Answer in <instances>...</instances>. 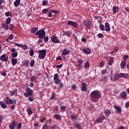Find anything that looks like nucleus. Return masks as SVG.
I'll list each match as a JSON object with an SVG mask.
<instances>
[{
  "mask_svg": "<svg viewBox=\"0 0 129 129\" xmlns=\"http://www.w3.org/2000/svg\"><path fill=\"white\" fill-rule=\"evenodd\" d=\"M42 5L43 6H46L47 5H48V2L46 0H44L42 2Z\"/></svg>",
  "mask_w": 129,
  "mask_h": 129,
  "instance_id": "obj_48",
  "label": "nucleus"
},
{
  "mask_svg": "<svg viewBox=\"0 0 129 129\" xmlns=\"http://www.w3.org/2000/svg\"><path fill=\"white\" fill-rule=\"evenodd\" d=\"M35 35L38 36L39 38L40 39H44V38L46 37L45 30H44V29L38 30L37 32L35 33Z\"/></svg>",
  "mask_w": 129,
  "mask_h": 129,
  "instance_id": "obj_4",
  "label": "nucleus"
},
{
  "mask_svg": "<svg viewBox=\"0 0 129 129\" xmlns=\"http://www.w3.org/2000/svg\"><path fill=\"white\" fill-rule=\"evenodd\" d=\"M87 85H86V83H82V87L81 90L82 91H86L87 90V88H86Z\"/></svg>",
  "mask_w": 129,
  "mask_h": 129,
  "instance_id": "obj_15",
  "label": "nucleus"
},
{
  "mask_svg": "<svg viewBox=\"0 0 129 129\" xmlns=\"http://www.w3.org/2000/svg\"><path fill=\"white\" fill-rule=\"evenodd\" d=\"M72 87V89H76V86H75V85H72L71 86Z\"/></svg>",
  "mask_w": 129,
  "mask_h": 129,
  "instance_id": "obj_62",
  "label": "nucleus"
},
{
  "mask_svg": "<svg viewBox=\"0 0 129 129\" xmlns=\"http://www.w3.org/2000/svg\"><path fill=\"white\" fill-rule=\"evenodd\" d=\"M54 117H55V119H58V120L61 119V115L58 114H54Z\"/></svg>",
  "mask_w": 129,
  "mask_h": 129,
  "instance_id": "obj_30",
  "label": "nucleus"
},
{
  "mask_svg": "<svg viewBox=\"0 0 129 129\" xmlns=\"http://www.w3.org/2000/svg\"><path fill=\"white\" fill-rule=\"evenodd\" d=\"M53 79L55 84H59V87L62 88L63 86H64V85H63L62 83L61 82V80L59 79V75L58 74H54Z\"/></svg>",
  "mask_w": 129,
  "mask_h": 129,
  "instance_id": "obj_3",
  "label": "nucleus"
},
{
  "mask_svg": "<svg viewBox=\"0 0 129 129\" xmlns=\"http://www.w3.org/2000/svg\"><path fill=\"white\" fill-rule=\"evenodd\" d=\"M113 62V59H110L109 61V65H111Z\"/></svg>",
  "mask_w": 129,
  "mask_h": 129,
  "instance_id": "obj_59",
  "label": "nucleus"
},
{
  "mask_svg": "<svg viewBox=\"0 0 129 129\" xmlns=\"http://www.w3.org/2000/svg\"><path fill=\"white\" fill-rule=\"evenodd\" d=\"M35 65V60H32L30 62V67H33Z\"/></svg>",
  "mask_w": 129,
  "mask_h": 129,
  "instance_id": "obj_50",
  "label": "nucleus"
},
{
  "mask_svg": "<svg viewBox=\"0 0 129 129\" xmlns=\"http://www.w3.org/2000/svg\"><path fill=\"white\" fill-rule=\"evenodd\" d=\"M84 25L85 26H91L92 25L91 22L89 20H87L84 22Z\"/></svg>",
  "mask_w": 129,
  "mask_h": 129,
  "instance_id": "obj_22",
  "label": "nucleus"
},
{
  "mask_svg": "<svg viewBox=\"0 0 129 129\" xmlns=\"http://www.w3.org/2000/svg\"><path fill=\"white\" fill-rule=\"evenodd\" d=\"M26 111L28 113V115H31V114H33V111L30 107L27 108L26 109Z\"/></svg>",
  "mask_w": 129,
  "mask_h": 129,
  "instance_id": "obj_23",
  "label": "nucleus"
},
{
  "mask_svg": "<svg viewBox=\"0 0 129 129\" xmlns=\"http://www.w3.org/2000/svg\"><path fill=\"white\" fill-rule=\"evenodd\" d=\"M60 110H62V111H65V110H66V106H60Z\"/></svg>",
  "mask_w": 129,
  "mask_h": 129,
  "instance_id": "obj_40",
  "label": "nucleus"
},
{
  "mask_svg": "<svg viewBox=\"0 0 129 129\" xmlns=\"http://www.w3.org/2000/svg\"><path fill=\"white\" fill-rule=\"evenodd\" d=\"M56 60L59 61H62V57L61 56H57L56 57Z\"/></svg>",
  "mask_w": 129,
  "mask_h": 129,
  "instance_id": "obj_57",
  "label": "nucleus"
},
{
  "mask_svg": "<svg viewBox=\"0 0 129 129\" xmlns=\"http://www.w3.org/2000/svg\"><path fill=\"white\" fill-rule=\"evenodd\" d=\"M1 61H4V62H8V60H9V56L6 54H3L0 56Z\"/></svg>",
  "mask_w": 129,
  "mask_h": 129,
  "instance_id": "obj_8",
  "label": "nucleus"
},
{
  "mask_svg": "<svg viewBox=\"0 0 129 129\" xmlns=\"http://www.w3.org/2000/svg\"><path fill=\"white\" fill-rule=\"evenodd\" d=\"M2 27L3 28V29H6V30H8L9 29V24L3 23L2 24Z\"/></svg>",
  "mask_w": 129,
  "mask_h": 129,
  "instance_id": "obj_28",
  "label": "nucleus"
},
{
  "mask_svg": "<svg viewBox=\"0 0 129 129\" xmlns=\"http://www.w3.org/2000/svg\"><path fill=\"white\" fill-rule=\"evenodd\" d=\"M91 97L92 99H98L101 97V93L99 90H95L91 93Z\"/></svg>",
  "mask_w": 129,
  "mask_h": 129,
  "instance_id": "obj_2",
  "label": "nucleus"
},
{
  "mask_svg": "<svg viewBox=\"0 0 129 129\" xmlns=\"http://www.w3.org/2000/svg\"><path fill=\"white\" fill-rule=\"evenodd\" d=\"M11 22H12V19H11V18H8L6 19L5 23L7 25H10Z\"/></svg>",
  "mask_w": 129,
  "mask_h": 129,
  "instance_id": "obj_29",
  "label": "nucleus"
},
{
  "mask_svg": "<svg viewBox=\"0 0 129 129\" xmlns=\"http://www.w3.org/2000/svg\"><path fill=\"white\" fill-rule=\"evenodd\" d=\"M97 37L98 38H102V37H103V34H101V33H99L97 35Z\"/></svg>",
  "mask_w": 129,
  "mask_h": 129,
  "instance_id": "obj_55",
  "label": "nucleus"
},
{
  "mask_svg": "<svg viewBox=\"0 0 129 129\" xmlns=\"http://www.w3.org/2000/svg\"><path fill=\"white\" fill-rule=\"evenodd\" d=\"M11 61H12V64L13 66H15V65H16V64L18 63V59L17 58H13L11 60Z\"/></svg>",
  "mask_w": 129,
  "mask_h": 129,
  "instance_id": "obj_26",
  "label": "nucleus"
},
{
  "mask_svg": "<svg viewBox=\"0 0 129 129\" xmlns=\"http://www.w3.org/2000/svg\"><path fill=\"white\" fill-rule=\"evenodd\" d=\"M0 105L2 108L6 109L7 108V104H5L3 101H0Z\"/></svg>",
  "mask_w": 129,
  "mask_h": 129,
  "instance_id": "obj_27",
  "label": "nucleus"
},
{
  "mask_svg": "<svg viewBox=\"0 0 129 129\" xmlns=\"http://www.w3.org/2000/svg\"><path fill=\"white\" fill-rule=\"evenodd\" d=\"M99 28L101 31H105V27H104V25L103 24H100Z\"/></svg>",
  "mask_w": 129,
  "mask_h": 129,
  "instance_id": "obj_32",
  "label": "nucleus"
},
{
  "mask_svg": "<svg viewBox=\"0 0 129 129\" xmlns=\"http://www.w3.org/2000/svg\"><path fill=\"white\" fill-rule=\"evenodd\" d=\"M105 119V116L104 115H102L100 117L97 118L95 122L96 123H99L100 122H101L102 120H104V119Z\"/></svg>",
  "mask_w": 129,
  "mask_h": 129,
  "instance_id": "obj_11",
  "label": "nucleus"
},
{
  "mask_svg": "<svg viewBox=\"0 0 129 129\" xmlns=\"http://www.w3.org/2000/svg\"><path fill=\"white\" fill-rule=\"evenodd\" d=\"M22 128V123H19L17 126V129Z\"/></svg>",
  "mask_w": 129,
  "mask_h": 129,
  "instance_id": "obj_52",
  "label": "nucleus"
},
{
  "mask_svg": "<svg viewBox=\"0 0 129 129\" xmlns=\"http://www.w3.org/2000/svg\"><path fill=\"white\" fill-rule=\"evenodd\" d=\"M55 94H53V95L51 96L50 99L51 100L54 99H55Z\"/></svg>",
  "mask_w": 129,
  "mask_h": 129,
  "instance_id": "obj_60",
  "label": "nucleus"
},
{
  "mask_svg": "<svg viewBox=\"0 0 129 129\" xmlns=\"http://www.w3.org/2000/svg\"><path fill=\"white\" fill-rule=\"evenodd\" d=\"M17 122L16 121H13L11 123L9 124L10 129H15V126H16Z\"/></svg>",
  "mask_w": 129,
  "mask_h": 129,
  "instance_id": "obj_16",
  "label": "nucleus"
},
{
  "mask_svg": "<svg viewBox=\"0 0 129 129\" xmlns=\"http://www.w3.org/2000/svg\"><path fill=\"white\" fill-rule=\"evenodd\" d=\"M78 63H83V61L82 60V59L80 58L78 60Z\"/></svg>",
  "mask_w": 129,
  "mask_h": 129,
  "instance_id": "obj_61",
  "label": "nucleus"
},
{
  "mask_svg": "<svg viewBox=\"0 0 129 129\" xmlns=\"http://www.w3.org/2000/svg\"><path fill=\"white\" fill-rule=\"evenodd\" d=\"M71 34H72V33H71V31H68V32H64V35H66V36H67L68 37H70V36H71Z\"/></svg>",
  "mask_w": 129,
  "mask_h": 129,
  "instance_id": "obj_37",
  "label": "nucleus"
},
{
  "mask_svg": "<svg viewBox=\"0 0 129 129\" xmlns=\"http://www.w3.org/2000/svg\"><path fill=\"white\" fill-rule=\"evenodd\" d=\"M21 48H23L24 50H27V49H28V46L26 45L22 44Z\"/></svg>",
  "mask_w": 129,
  "mask_h": 129,
  "instance_id": "obj_46",
  "label": "nucleus"
},
{
  "mask_svg": "<svg viewBox=\"0 0 129 129\" xmlns=\"http://www.w3.org/2000/svg\"><path fill=\"white\" fill-rule=\"evenodd\" d=\"M105 115L108 117L110 114H111V110L109 109H106L104 110Z\"/></svg>",
  "mask_w": 129,
  "mask_h": 129,
  "instance_id": "obj_19",
  "label": "nucleus"
},
{
  "mask_svg": "<svg viewBox=\"0 0 129 129\" xmlns=\"http://www.w3.org/2000/svg\"><path fill=\"white\" fill-rule=\"evenodd\" d=\"M4 102L6 103V104H8V105H10V104H16V100H13L12 99H10L9 97H7L6 99L4 100Z\"/></svg>",
  "mask_w": 129,
  "mask_h": 129,
  "instance_id": "obj_6",
  "label": "nucleus"
},
{
  "mask_svg": "<svg viewBox=\"0 0 129 129\" xmlns=\"http://www.w3.org/2000/svg\"><path fill=\"white\" fill-rule=\"evenodd\" d=\"M51 39L53 43H60V40H58V38H57V36L55 35L52 36Z\"/></svg>",
  "mask_w": 129,
  "mask_h": 129,
  "instance_id": "obj_10",
  "label": "nucleus"
},
{
  "mask_svg": "<svg viewBox=\"0 0 129 129\" xmlns=\"http://www.w3.org/2000/svg\"><path fill=\"white\" fill-rule=\"evenodd\" d=\"M26 93H24V96L26 97H29V96H32L33 95V90H32L30 88L27 87L26 89Z\"/></svg>",
  "mask_w": 129,
  "mask_h": 129,
  "instance_id": "obj_7",
  "label": "nucleus"
},
{
  "mask_svg": "<svg viewBox=\"0 0 129 129\" xmlns=\"http://www.w3.org/2000/svg\"><path fill=\"white\" fill-rule=\"evenodd\" d=\"M105 31L106 32H109L110 31V27L109 26V23H108V22L105 23Z\"/></svg>",
  "mask_w": 129,
  "mask_h": 129,
  "instance_id": "obj_14",
  "label": "nucleus"
},
{
  "mask_svg": "<svg viewBox=\"0 0 129 129\" xmlns=\"http://www.w3.org/2000/svg\"><path fill=\"white\" fill-rule=\"evenodd\" d=\"M127 58H128V56L126 55H124L123 56V61H125V60H127Z\"/></svg>",
  "mask_w": 129,
  "mask_h": 129,
  "instance_id": "obj_51",
  "label": "nucleus"
},
{
  "mask_svg": "<svg viewBox=\"0 0 129 129\" xmlns=\"http://www.w3.org/2000/svg\"><path fill=\"white\" fill-rule=\"evenodd\" d=\"M37 31H38V28L35 27V28H32L31 32L32 34H35V33H36Z\"/></svg>",
  "mask_w": 129,
  "mask_h": 129,
  "instance_id": "obj_31",
  "label": "nucleus"
},
{
  "mask_svg": "<svg viewBox=\"0 0 129 129\" xmlns=\"http://www.w3.org/2000/svg\"><path fill=\"white\" fill-rule=\"evenodd\" d=\"M120 96L123 99H126V98L127 97V95L126 94V92L123 91L120 93Z\"/></svg>",
  "mask_w": 129,
  "mask_h": 129,
  "instance_id": "obj_13",
  "label": "nucleus"
},
{
  "mask_svg": "<svg viewBox=\"0 0 129 129\" xmlns=\"http://www.w3.org/2000/svg\"><path fill=\"white\" fill-rule=\"evenodd\" d=\"M5 16L6 17H13V14L11 12H8L5 13Z\"/></svg>",
  "mask_w": 129,
  "mask_h": 129,
  "instance_id": "obj_36",
  "label": "nucleus"
},
{
  "mask_svg": "<svg viewBox=\"0 0 129 129\" xmlns=\"http://www.w3.org/2000/svg\"><path fill=\"white\" fill-rule=\"evenodd\" d=\"M82 63H79L78 62V64H77V68L79 70H81V69L82 68Z\"/></svg>",
  "mask_w": 129,
  "mask_h": 129,
  "instance_id": "obj_35",
  "label": "nucleus"
},
{
  "mask_svg": "<svg viewBox=\"0 0 129 129\" xmlns=\"http://www.w3.org/2000/svg\"><path fill=\"white\" fill-rule=\"evenodd\" d=\"M83 52L85 53V54H90L91 50L89 48H84L83 49Z\"/></svg>",
  "mask_w": 129,
  "mask_h": 129,
  "instance_id": "obj_21",
  "label": "nucleus"
},
{
  "mask_svg": "<svg viewBox=\"0 0 129 129\" xmlns=\"http://www.w3.org/2000/svg\"><path fill=\"white\" fill-rule=\"evenodd\" d=\"M58 128H60V127H59V126H58L57 125H53L50 126V129H58Z\"/></svg>",
  "mask_w": 129,
  "mask_h": 129,
  "instance_id": "obj_33",
  "label": "nucleus"
},
{
  "mask_svg": "<svg viewBox=\"0 0 129 129\" xmlns=\"http://www.w3.org/2000/svg\"><path fill=\"white\" fill-rule=\"evenodd\" d=\"M71 117L72 119H77V116H75L74 115H71Z\"/></svg>",
  "mask_w": 129,
  "mask_h": 129,
  "instance_id": "obj_47",
  "label": "nucleus"
},
{
  "mask_svg": "<svg viewBox=\"0 0 129 129\" xmlns=\"http://www.w3.org/2000/svg\"><path fill=\"white\" fill-rule=\"evenodd\" d=\"M42 129H49V127H48V125H46V124H45L43 125Z\"/></svg>",
  "mask_w": 129,
  "mask_h": 129,
  "instance_id": "obj_45",
  "label": "nucleus"
},
{
  "mask_svg": "<svg viewBox=\"0 0 129 129\" xmlns=\"http://www.w3.org/2000/svg\"><path fill=\"white\" fill-rule=\"evenodd\" d=\"M38 58L39 59H44L45 57H46V54H47V51H46V50L42 49V50H38Z\"/></svg>",
  "mask_w": 129,
  "mask_h": 129,
  "instance_id": "obj_5",
  "label": "nucleus"
},
{
  "mask_svg": "<svg viewBox=\"0 0 129 129\" xmlns=\"http://www.w3.org/2000/svg\"><path fill=\"white\" fill-rule=\"evenodd\" d=\"M125 106L126 108H128L129 106V102H126L125 104Z\"/></svg>",
  "mask_w": 129,
  "mask_h": 129,
  "instance_id": "obj_58",
  "label": "nucleus"
},
{
  "mask_svg": "<svg viewBox=\"0 0 129 129\" xmlns=\"http://www.w3.org/2000/svg\"><path fill=\"white\" fill-rule=\"evenodd\" d=\"M48 9H44L43 10H42V13L43 14H47V13H48Z\"/></svg>",
  "mask_w": 129,
  "mask_h": 129,
  "instance_id": "obj_44",
  "label": "nucleus"
},
{
  "mask_svg": "<svg viewBox=\"0 0 129 129\" xmlns=\"http://www.w3.org/2000/svg\"><path fill=\"white\" fill-rule=\"evenodd\" d=\"M114 107L115 109H116V111H117L118 113H121V108L118 106H116V105H114Z\"/></svg>",
  "mask_w": 129,
  "mask_h": 129,
  "instance_id": "obj_18",
  "label": "nucleus"
},
{
  "mask_svg": "<svg viewBox=\"0 0 129 129\" xmlns=\"http://www.w3.org/2000/svg\"><path fill=\"white\" fill-rule=\"evenodd\" d=\"M105 73H106V70H102V71H101V74H102V75H104V74H105Z\"/></svg>",
  "mask_w": 129,
  "mask_h": 129,
  "instance_id": "obj_56",
  "label": "nucleus"
},
{
  "mask_svg": "<svg viewBox=\"0 0 129 129\" xmlns=\"http://www.w3.org/2000/svg\"><path fill=\"white\" fill-rule=\"evenodd\" d=\"M18 92V89H15L14 91H11L10 92V96H14L15 95V93H17Z\"/></svg>",
  "mask_w": 129,
  "mask_h": 129,
  "instance_id": "obj_24",
  "label": "nucleus"
},
{
  "mask_svg": "<svg viewBox=\"0 0 129 129\" xmlns=\"http://www.w3.org/2000/svg\"><path fill=\"white\" fill-rule=\"evenodd\" d=\"M62 64H59L56 66V68H62Z\"/></svg>",
  "mask_w": 129,
  "mask_h": 129,
  "instance_id": "obj_64",
  "label": "nucleus"
},
{
  "mask_svg": "<svg viewBox=\"0 0 129 129\" xmlns=\"http://www.w3.org/2000/svg\"><path fill=\"white\" fill-rule=\"evenodd\" d=\"M68 25L70 26H72V27H74V28H78V24L77 23L72 21H69L68 22Z\"/></svg>",
  "mask_w": 129,
  "mask_h": 129,
  "instance_id": "obj_9",
  "label": "nucleus"
},
{
  "mask_svg": "<svg viewBox=\"0 0 129 129\" xmlns=\"http://www.w3.org/2000/svg\"><path fill=\"white\" fill-rule=\"evenodd\" d=\"M75 126H76V127L77 128H78V129H81V125H80L79 124V123H75Z\"/></svg>",
  "mask_w": 129,
  "mask_h": 129,
  "instance_id": "obj_38",
  "label": "nucleus"
},
{
  "mask_svg": "<svg viewBox=\"0 0 129 129\" xmlns=\"http://www.w3.org/2000/svg\"><path fill=\"white\" fill-rule=\"evenodd\" d=\"M12 56L13 58H16L18 56V52H13L12 54Z\"/></svg>",
  "mask_w": 129,
  "mask_h": 129,
  "instance_id": "obj_41",
  "label": "nucleus"
},
{
  "mask_svg": "<svg viewBox=\"0 0 129 129\" xmlns=\"http://www.w3.org/2000/svg\"><path fill=\"white\" fill-rule=\"evenodd\" d=\"M84 67L85 69H87L88 68H89L90 67V65L89 64V62L88 61H87L86 63L84 65Z\"/></svg>",
  "mask_w": 129,
  "mask_h": 129,
  "instance_id": "obj_34",
  "label": "nucleus"
},
{
  "mask_svg": "<svg viewBox=\"0 0 129 129\" xmlns=\"http://www.w3.org/2000/svg\"><path fill=\"white\" fill-rule=\"evenodd\" d=\"M36 79H37V77H36V76H33L30 79L31 82H34V81H35V80H36Z\"/></svg>",
  "mask_w": 129,
  "mask_h": 129,
  "instance_id": "obj_39",
  "label": "nucleus"
},
{
  "mask_svg": "<svg viewBox=\"0 0 129 129\" xmlns=\"http://www.w3.org/2000/svg\"><path fill=\"white\" fill-rule=\"evenodd\" d=\"M125 65H126V60H122L120 63V67L122 69H124V67H125Z\"/></svg>",
  "mask_w": 129,
  "mask_h": 129,
  "instance_id": "obj_20",
  "label": "nucleus"
},
{
  "mask_svg": "<svg viewBox=\"0 0 129 129\" xmlns=\"http://www.w3.org/2000/svg\"><path fill=\"white\" fill-rule=\"evenodd\" d=\"M111 81L113 82H115L119 79V78H124V79H128L129 75L127 73H119L115 74L113 77L110 76Z\"/></svg>",
  "mask_w": 129,
  "mask_h": 129,
  "instance_id": "obj_1",
  "label": "nucleus"
},
{
  "mask_svg": "<svg viewBox=\"0 0 129 129\" xmlns=\"http://www.w3.org/2000/svg\"><path fill=\"white\" fill-rule=\"evenodd\" d=\"M14 45H15V46H17V47H19V48H22V46L23 44L15 43Z\"/></svg>",
  "mask_w": 129,
  "mask_h": 129,
  "instance_id": "obj_43",
  "label": "nucleus"
},
{
  "mask_svg": "<svg viewBox=\"0 0 129 129\" xmlns=\"http://www.w3.org/2000/svg\"><path fill=\"white\" fill-rule=\"evenodd\" d=\"M28 100L29 101H33V100H34V98H33L32 97H29Z\"/></svg>",
  "mask_w": 129,
  "mask_h": 129,
  "instance_id": "obj_63",
  "label": "nucleus"
},
{
  "mask_svg": "<svg viewBox=\"0 0 129 129\" xmlns=\"http://www.w3.org/2000/svg\"><path fill=\"white\" fill-rule=\"evenodd\" d=\"M61 54L62 55H69V54H70V50H67V48H64Z\"/></svg>",
  "mask_w": 129,
  "mask_h": 129,
  "instance_id": "obj_17",
  "label": "nucleus"
},
{
  "mask_svg": "<svg viewBox=\"0 0 129 129\" xmlns=\"http://www.w3.org/2000/svg\"><path fill=\"white\" fill-rule=\"evenodd\" d=\"M13 38H14L13 34H11L10 35H9V39H10V40H13Z\"/></svg>",
  "mask_w": 129,
  "mask_h": 129,
  "instance_id": "obj_53",
  "label": "nucleus"
},
{
  "mask_svg": "<svg viewBox=\"0 0 129 129\" xmlns=\"http://www.w3.org/2000/svg\"><path fill=\"white\" fill-rule=\"evenodd\" d=\"M117 51H118V47H115L113 50L112 53H115V52H117Z\"/></svg>",
  "mask_w": 129,
  "mask_h": 129,
  "instance_id": "obj_49",
  "label": "nucleus"
},
{
  "mask_svg": "<svg viewBox=\"0 0 129 129\" xmlns=\"http://www.w3.org/2000/svg\"><path fill=\"white\" fill-rule=\"evenodd\" d=\"M112 9L113 15H115V14H117L119 12V8L118 6H113Z\"/></svg>",
  "mask_w": 129,
  "mask_h": 129,
  "instance_id": "obj_12",
  "label": "nucleus"
},
{
  "mask_svg": "<svg viewBox=\"0 0 129 129\" xmlns=\"http://www.w3.org/2000/svg\"><path fill=\"white\" fill-rule=\"evenodd\" d=\"M21 3V0H16L14 2V6L16 8H18L19 6H20V4Z\"/></svg>",
  "mask_w": 129,
  "mask_h": 129,
  "instance_id": "obj_25",
  "label": "nucleus"
},
{
  "mask_svg": "<svg viewBox=\"0 0 129 129\" xmlns=\"http://www.w3.org/2000/svg\"><path fill=\"white\" fill-rule=\"evenodd\" d=\"M44 41L45 43H47L49 41V38L47 36L45 37Z\"/></svg>",
  "mask_w": 129,
  "mask_h": 129,
  "instance_id": "obj_54",
  "label": "nucleus"
},
{
  "mask_svg": "<svg viewBox=\"0 0 129 129\" xmlns=\"http://www.w3.org/2000/svg\"><path fill=\"white\" fill-rule=\"evenodd\" d=\"M29 54L30 56H34V50H33V49L30 50Z\"/></svg>",
  "mask_w": 129,
  "mask_h": 129,
  "instance_id": "obj_42",
  "label": "nucleus"
}]
</instances>
